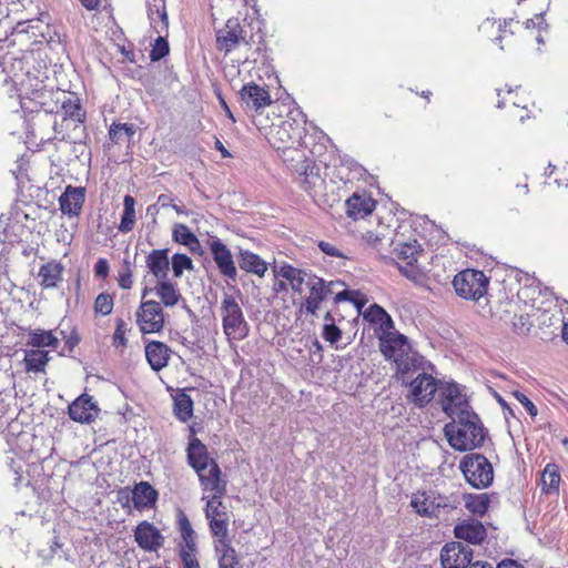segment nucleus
Here are the masks:
<instances>
[{"mask_svg": "<svg viewBox=\"0 0 568 568\" xmlns=\"http://www.w3.org/2000/svg\"><path fill=\"white\" fill-rule=\"evenodd\" d=\"M118 282L119 286L123 290H130L133 285L132 271L128 261H124V267L119 273Z\"/></svg>", "mask_w": 568, "mask_h": 568, "instance_id": "nucleus-55", "label": "nucleus"}, {"mask_svg": "<svg viewBox=\"0 0 568 568\" xmlns=\"http://www.w3.org/2000/svg\"><path fill=\"white\" fill-rule=\"evenodd\" d=\"M378 341L382 354L386 359L393 362L407 355V352L412 348L408 338L395 329L385 336H381Z\"/></svg>", "mask_w": 568, "mask_h": 568, "instance_id": "nucleus-16", "label": "nucleus"}, {"mask_svg": "<svg viewBox=\"0 0 568 568\" xmlns=\"http://www.w3.org/2000/svg\"><path fill=\"white\" fill-rule=\"evenodd\" d=\"M458 505L457 499L450 495H440L435 490L417 491L413 494L410 506L415 511L423 517H438L442 510L447 513L456 509Z\"/></svg>", "mask_w": 568, "mask_h": 568, "instance_id": "nucleus-2", "label": "nucleus"}, {"mask_svg": "<svg viewBox=\"0 0 568 568\" xmlns=\"http://www.w3.org/2000/svg\"><path fill=\"white\" fill-rule=\"evenodd\" d=\"M135 200L131 195H125L123 199V213L119 224L121 233H129L133 230L135 224Z\"/></svg>", "mask_w": 568, "mask_h": 568, "instance_id": "nucleus-40", "label": "nucleus"}, {"mask_svg": "<svg viewBox=\"0 0 568 568\" xmlns=\"http://www.w3.org/2000/svg\"><path fill=\"white\" fill-rule=\"evenodd\" d=\"M237 263L241 270L263 277L267 271V263L260 255L241 248L237 254Z\"/></svg>", "mask_w": 568, "mask_h": 568, "instance_id": "nucleus-31", "label": "nucleus"}, {"mask_svg": "<svg viewBox=\"0 0 568 568\" xmlns=\"http://www.w3.org/2000/svg\"><path fill=\"white\" fill-rule=\"evenodd\" d=\"M109 263L105 258H99L94 265V275L97 277L105 278L109 275Z\"/></svg>", "mask_w": 568, "mask_h": 568, "instance_id": "nucleus-60", "label": "nucleus"}, {"mask_svg": "<svg viewBox=\"0 0 568 568\" xmlns=\"http://www.w3.org/2000/svg\"><path fill=\"white\" fill-rule=\"evenodd\" d=\"M180 558L184 568H201L196 551H180Z\"/></svg>", "mask_w": 568, "mask_h": 568, "instance_id": "nucleus-57", "label": "nucleus"}, {"mask_svg": "<svg viewBox=\"0 0 568 568\" xmlns=\"http://www.w3.org/2000/svg\"><path fill=\"white\" fill-rule=\"evenodd\" d=\"M173 241L186 246L192 253L201 250V243L196 235L184 224H178L172 232Z\"/></svg>", "mask_w": 568, "mask_h": 568, "instance_id": "nucleus-37", "label": "nucleus"}, {"mask_svg": "<svg viewBox=\"0 0 568 568\" xmlns=\"http://www.w3.org/2000/svg\"><path fill=\"white\" fill-rule=\"evenodd\" d=\"M221 498L222 497H219V495H212L207 499L205 506V517L209 521L229 518L226 507L223 505Z\"/></svg>", "mask_w": 568, "mask_h": 568, "instance_id": "nucleus-46", "label": "nucleus"}, {"mask_svg": "<svg viewBox=\"0 0 568 568\" xmlns=\"http://www.w3.org/2000/svg\"><path fill=\"white\" fill-rule=\"evenodd\" d=\"M49 354L43 349H29L24 354V364L28 372L40 373L44 372V368L49 362Z\"/></svg>", "mask_w": 568, "mask_h": 568, "instance_id": "nucleus-39", "label": "nucleus"}, {"mask_svg": "<svg viewBox=\"0 0 568 568\" xmlns=\"http://www.w3.org/2000/svg\"><path fill=\"white\" fill-rule=\"evenodd\" d=\"M128 332V325L124 320L118 318L115 329L112 336V344L114 347L125 348L128 345V339L125 334Z\"/></svg>", "mask_w": 568, "mask_h": 568, "instance_id": "nucleus-52", "label": "nucleus"}, {"mask_svg": "<svg viewBox=\"0 0 568 568\" xmlns=\"http://www.w3.org/2000/svg\"><path fill=\"white\" fill-rule=\"evenodd\" d=\"M28 345L37 349L43 347L55 349L59 345V338L52 331L33 329L28 335Z\"/></svg>", "mask_w": 568, "mask_h": 568, "instance_id": "nucleus-38", "label": "nucleus"}, {"mask_svg": "<svg viewBox=\"0 0 568 568\" xmlns=\"http://www.w3.org/2000/svg\"><path fill=\"white\" fill-rule=\"evenodd\" d=\"M444 432L449 445L459 452L480 447L487 437V430L474 410L446 424Z\"/></svg>", "mask_w": 568, "mask_h": 568, "instance_id": "nucleus-1", "label": "nucleus"}, {"mask_svg": "<svg viewBox=\"0 0 568 568\" xmlns=\"http://www.w3.org/2000/svg\"><path fill=\"white\" fill-rule=\"evenodd\" d=\"M396 366V376L403 384H407L412 379L413 374L426 372L425 365L427 362L417 352L412 348L407 352V355L399 357L394 362ZM429 366H432L428 363Z\"/></svg>", "mask_w": 568, "mask_h": 568, "instance_id": "nucleus-17", "label": "nucleus"}, {"mask_svg": "<svg viewBox=\"0 0 568 568\" xmlns=\"http://www.w3.org/2000/svg\"><path fill=\"white\" fill-rule=\"evenodd\" d=\"M346 212L353 220L364 219L375 210L376 201L367 193H353L346 202Z\"/></svg>", "mask_w": 568, "mask_h": 568, "instance_id": "nucleus-26", "label": "nucleus"}, {"mask_svg": "<svg viewBox=\"0 0 568 568\" xmlns=\"http://www.w3.org/2000/svg\"><path fill=\"white\" fill-rule=\"evenodd\" d=\"M302 189L312 196H316L324 183L320 174V168L308 159H304L296 165Z\"/></svg>", "mask_w": 568, "mask_h": 568, "instance_id": "nucleus-15", "label": "nucleus"}, {"mask_svg": "<svg viewBox=\"0 0 568 568\" xmlns=\"http://www.w3.org/2000/svg\"><path fill=\"white\" fill-rule=\"evenodd\" d=\"M496 568H525L523 565L518 564L514 559H504L501 560Z\"/></svg>", "mask_w": 568, "mask_h": 568, "instance_id": "nucleus-62", "label": "nucleus"}, {"mask_svg": "<svg viewBox=\"0 0 568 568\" xmlns=\"http://www.w3.org/2000/svg\"><path fill=\"white\" fill-rule=\"evenodd\" d=\"M323 337L325 341L334 344L342 337V331L334 323H325L323 327Z\"/></svg>", "mask_w": 568, "mask_h": 568, "instance_id": "nucleus-54", "label": "nucleus"}, {"mask_svg": "<svg viewBox=\"0 0 568 568\" xmlns=\"http://www.w3.org/2000/svg\"><path fill=\"white\" fill-rule=\"evenodd\" d=\"M318 247L324 254L328 256L346 258V255H344L343 252L339 251V248H337L333 243L321 241L318 243Z\"/></svg>", "mask_w": 568, "mask_h": 568, "instance_id": "nucleus-59", "label": "nucleus"}, {"mask_svg": "<svg viewBox=\"0 0 568 568\" xmlns=\"http://www.w3.org/2000/svg\"><path fill=\"white\" fill-rule=\"evenodd\" d=\"M13 227L14 226H6L2 231H0V242L1 243H14V242H18V236L17 234L13 233Z\"/></svg>", "mask_w": 568, "mask_h": 568, "instance_id": "nucleus-61", "label": "nucleus"}, {"mask_svg": "<svg viewBox=\"0 0 568 568\" xmlns=\"http://www.w3.org/2000/svg\"><path fill=\"white\" fill-rule=\"evenodd\" d=\"M186 457L187 464L195 470V473L206 470L209 466L212 465V462H215L210 457L207 447L197 437L194 436H192L189 440L186 447Z\"/></svg>", "mask_w": 568, "mask_h": 568, "instance_id": "nucleus-22", "label": "nucleus"}, {"mask_svg": "<svg viewBox=\"0 0 568 568\" xmlns=\"http://www.w3.org/2000/svg\"><path fill=\"white\" fill-rule=\"evenodd\" d=\"M394 244V252L396 256L407 264V267H402L400 272L409 278H414L418 271L414 267L423 250L417 240H410L408 242H402L396 239L392 242Z\"/></svg>", "mask_w": 568, "mask_h": 568, "instance_id": "nucleus-13", "label": "nucleus"}, {"mask_svg": "<svg viewBox=\"0 0 568 568\" xmlns=\"http://www.w3.org/2000/svg\"><path fill=\"white\" fill-rule=\"evenodd\" d=\"M473 550L460 542H448L440 551L443 568H466L470 567Z\"/></svg>", "mask_w": 568, "mask_h": 568, "instance_id": "nucleus-14", "label": "nucleus"}, {"mask_svg": "<svg viewBox=\"0 0 568 568\" xmlns=\"http://www.w3.org/2000/svg\"><path fill=\"white\" fill-rule=\"evenodd\" d=\"M134 133V125L129 123H113L109 130V136L114 143L129 142Z\"/></svg>", "mask_w": 568, "mask_h": 568, "instance_id": "nucleus-48", "label": "nucleus"}, {"mask_svg": "<svg viewBox=\"0 0 568 568\" xmlns=\"http://www.w3.org/2000/svg\"><path fill=\"white\" fill-rule=\"evenodd\" d=\"M274 273L288 281L291 288L298 294L303 292V284L307 285L308 278L313 276V274L286 263L275 266Z\"/></svg>", "mask_w": 568, "mask_h": 568, "instance_id": "nucleus-30", "label": "nucleus"}, {"mask_svg": "<svg viewBox=\"0 0 568 568\" xmlns=\"http://www.w3.org/2000/svg\"><path fill=\"white\" fill-rule=\"evenodd\" d=\"M156 499L158 491L148 481H140L132 490V503L136 509L151 508Z\"/></svg>", "mask_w": 568, "mask_h": 568, "instance_id": "nucleus-33", "label": "nucleus"}, {"mask_svg": "<svg viewBox=\"0 0 568 568\" xmlns=\"http://www.w3.org/2000/svg\"><path fill=\"white\" fill-rule=\"evenodd\" d=\"M442 383L432 374L420 372L406 384L409 386L407 399L417 407H425L434 399L436 392H439Z\"/></svg>", "mask_w": 568, "mask_h": 568, "instance_id": "nucleus-7", "label": "nucleus"}, {"mask_svg": "<svg viewBox=\"0 0 568 568\" xmlns=\"http://www.w3.org/2000/svg\"><path fill=\"white\" fill-rule=\"evenodd\" d=\"M222 325L225 335L241 341L247 336L248 325L243 311L232 295H224L221 303Z\"/></svg>", "mask_w": 568, "mask_h": 568, "instance_id": "nucleus-4", "label": "nucleus"}, {"mask_svg": "<svg viewBox=\"0 0 568 568\" xmlns=\"http://www.w3.org/2000/svg\"><path fill=\"white\" fill-rule=\"evenodd\" d=\"M148 13L152 23L159 19L163 23V28H168V16L165 12L164 0H146Z\"/></svg>", "mask_w": 568, "mask_h": 568, "instance_id": "nucleus-50", "label": "nucleus"}, {"mask_svg": "<svg viewBox=\"0 0 568 568\" xmlns=\"http://www.w3.org/2000/svg\"><path fill=\"white\" fill-rule=\"evenodd\" d=\"M173 276L180 278L184 271H192L194 268L193 261L186 254L175 253L171 260Z\"/></svg>", "mask_w": 568, "mask_h": 568, "instance_id": "nucleus-49", "label": "nucleus"}, {"mask_svg": "<svg viewBox=\"0 0 568 568\" xmlns=\"http://www.w3.org/2000/svg\"><path fill=\"white\" fill-rule=\"evenodd\" d=\"M363 317L369 324L376 326L377 337L385 336L394 331V321L392 316L378 304H372L363 313Z\"/></svg>", "mask_w": 568, "mask_h": 568, "instance_id": "nucleus-24", "label": "nucleus"}, {"mask_svg": "<svg viewBox=\"0 0 568 568\" xmlns=\"http://www.w3.org/2000/svg\"><path fill=\"white\" fill-rule=\"evenodd\" d=\"M178 527L183 540L180 551H197L196 534L193 530L187 516L182 510H179L178 513Z\"/></svg>", "mask_w": 568, "mask_h": 568, "instance_id": "nucleus-34", "label": "nucleus"}, {"mask_svg": "<svg viewBox=\"0 0 568 568\" xmlns=\"http://www.w3.org/2000/svg\"><path fill=\"white\" fill-rule=\"evenodd\" d=\"M560 483L559 468L556 464H547L541 474L542 489L549 494L550 491H557Z\"/></svg>", "mask_w": 568, "mask_h": 568, "instance_id": "nucleus-45", "label": "nucleus"}, {"mask_svg": "<svg viewBox=\"0 0 568 568\" xmlns=\"http://www.w3.org/2000/svg\"><path fill=\"white\" fill-rule=\"evenodd\" d=\"M247 31L239 19L231 18L216 31V49L227 55L241 45H248Z\"/></svg>", "mask_w": 568, "mask_h": 568, "instance_id": "nucleus-8", "label": "nucleus"}, {"mask_svg": "<svg viewBox=\"0 0 568 568\" xmlns=\"http://www.w3.org/2000/svg\"><path fill=\"white\" fill-rule=\"evenodd\" d=\"M62 111L64 119H71L77 122H83L85 113L83 112L80 101L77 97H69L62 101Z\"/></svg>", "mask_w": 568, "mask_h": 568, "instance_id": "nucleus-47", "label": "nucleus"}, {"mask_svg": "<svg viewBox=\"0 0 568 568\" xmlns=\"http://www.w3.org/2000/svg\"><path fill=\"white\" fill-rule=\"evenodd\" d=\"M355 295H358V293L355 291L343 290L335 294L334 301H335V303H339V302H344V301H352V302H354L356 307L358 310H361L363 307L364 303L355 300L354 298Z\"/></svg>", "mask_w": 568, "mask_h": 568, "instance_id": "nucleus-56", "label": "nucleus"}, {"mask_svg": "<svg viewBox=\"0 0 568 568\" xmlns=\"http://www.w3.org/2000/svg\"><path fill=\"white\" fill-rule=\"evenodd\" d=\"M136 324L142 334L159 333L164 327V312L161 303L142 300L136 311Z\"/></svg>", "mask_w": 568, "mask_h": 568, "instance_id": "nucleus-9", "label": "nucleus"}, {"mask_svg": "<svg viewBox=\"0 0 568 568\" xmlns=\"http://www.w3.org/2000/svg\"><path fill=\"white\" fill-rule=\"evenodd\" d=\"M466 509L476 516H483L489 507V497L487 494H467L464 495Z\"/></svg>", "mask_w": 568, "mask_h": 568, "instance_id": "nucleus-41", "label": "nucleus"}, {"mask_svg": "<svg viewBox=\"0 0 568 568\" xmlns=\"http://www.w3.org/2000/svg\"><path fill=\"white\" fill-rule=\"evenodd\" d=\"M209 248L220 274L227 283L235 282L237 268L230 248L219 237H214L209 242Z\"/></svg>", "mask_w": 568, "mask_h": 568, "instance_id": "nucleus-12", "label": "nucleus"}, {"mask_svg": "<svg viewBox=\"0 0 568 568\" xmlns=\"http://www.w3.org/2000/svg\"><path fill=\"white\" fill-rule=\"evenodd\" d=\"M465 387L455 382H443L439 387V403L443 412L455 419L471 412Z\"/></svg>", "mask_w": 568, "mask_h": 568, "instance_id": "nucleus-5", "label": "nucleus"}, {"mask_svg": "<svg viewBox=\"0 0 568 568\" xmlns=\"http://www.w3.org/2000/svg\"><path fill=\"white\" fill-rule=\"evenodd\" d=\"M169 53V43L163 37H159L150 52L152 61H159Z\"/></svg>", "mask_w": 568, "mask_h": 568, "instance_id": "nucleus-53", "label": "nucleus"}, {"mask_svg": "<svg viewBox=\"0 0 568 568\" xmlns=\"http://www.w3.org/2000/svg\"><path fill=\"white\" fill-rule=\"evenodd\" d=\"M22 88L23 91L20 95L22 108L33 111V106L28 105L26 100H29L30 103H34V106H42L45 104V98L48 97L49 92L45 90L43 81L37 80L34 85L31 83L29 85L27 83H22Z\"/></svg>", "mask_w": 568, "mask_h": 568, "instance_id": "nucleus-32", "label": "nucleus"}, {"mask_svg": "<svg viewBox=\"0 0 568 568\" xmlns=\"http://www.w3.org/2000/svg\"><path fill=\"white\" fill-rule=\"evenodd\" d=\"M453 286L458 296L476 301L487 293L488 278L481 271L465 270L454 277Z\"/></svg>", "mask_w": 568, "mask_h": 568, "instance_id": "nucleus-6", "label": "nucleus"}, {"mask_svg": "<svg viewBox=\"0 0 568 568\" xmlns=\"http://www.w3.org/2000/svg\"><path fill=\"white\" fill-rule=\"evenodd\" d=\"M204 490H210L213 495L222 497L226 491V483L221 479V469L216 462H212L206 470L196 473Z\"/></svg>", "mask_w": 568, "mask_h": 568, "instance_id": "nucleus-29", "label": "nucleus"}, {"mask_svg": "<svg viewBox=\"0 0 568 568\" xmlns=\"http://www.w3.org/2000/svg\"><path fill=\"white\" fill-rule=\"evenodd\" d=\"M150 294H155L160 298L161 305L165 307H173L183 300L178 284L170 278L155 282L154 286H145L142 290V300Z\"/></svg>", "mask_w": 568, "mask_h": 568, "instance_id": "nucleus-18", "label": "nucleus"}, {"mask_svg": "<svg viewBox=\"0 0 568 568\" xmlns=\"http://www.w3.org/2000/svg\"><path fill=\"white\" fill-rule=\"evenodd\" d=\"M305 123V114L298 108H294L288 112V119L283 121V130L286 131V126H288L292 130L290 138L301 139Z\"/></svg>", "mask_w": 568, "mask_h": 568, "instance_id": "nucleus-42", "label": "nucleus"}, {"mask_svg": "<svg viewBox=\"0 0 568 568\" xmlns=\"http://www.w3.org/2000/svg\"><path fill=\"white\" fill-rule=\"evenodd\" d=\"M454 534L457 539L473 545L481 544L487 537L485 526L477 519H466L457 524L454 528Z\"/></svg>", "mask_w": 568, "mask_h": 568, "instance_id": "nucleus-25", "label": "nucleus"}, {"mask_svg": "<svg viewBox=\"0 0 568 568\" xmlns=\"http://www.w3.org/2000/svg\"><path fill=\"white\" fill-rule=\"evenodd\" d=\"M514 396L527 409L528 414L531 417L537 416V414H538L537 407L524 393L515 392Z\"/></svg>", "mask_w": 568, "mask_h": 568, "instance_id": "nucleus-58", "label": "nucleus"}, {"mask_svg": "<svg viewBox=\"0 0 568 568\" xmlns=\"http://www.w3.org/2000/svg\"><path fill=\"white\" fill-rule=\"evenodd\" d=\"M68 413L72 420L90 424L98 416L99 408L90 395L82 394L69 405Z\"/></svg>", "mask_w": 568, "mask_h": 568, "instance_id": "nucleus-20", "label": "nucleus"}, {"mask_svg": "<svg viewBox=\"0 0 568 568\" xmlns=\"http://www.w3.org/2000/svg\"><path fill=\"white\" fill-rule=\"evenodd\" d=\"M240 97L246 108L255 112H260L272 103L270 92L264 87L257 85L254 82L244 84L240 91Z\"/></svg>", "mask_w": 568, "mask_h": 568, "instance_id": "nucleus-21", "label": "nucleus"}, {"mask_svg": "<svg viewBox=\"0 0 568 568\" xmlns=\"http://www.w3.org/2000/svg\"><path fill=\"white\" fill-rule=\"evenodd\" d=\"M342 285L338 281H325L322 277L313 275L308 278L310 295L301 305V312L316 315L320 305L335 291V287Z\"/></svg>", "mask_w": 568, "mask_h": 568, "instance_id": "nucleus-11", "label": "nucleus"}, {"mask_svg": "<svg viewBox=\"0 0 568 568\" xmlns=\"http://www.w3.org/2000/svg\"><path fill=\"white\" fill-rule=\"evenodd\" d=\"M219 568H242L236 550L230 546L214 548Z\"/></svg>", "mask_w": 568, "mask_h": 568, "instance_id": "nucleus-43", "label": "nucleus"}, {"mask_svg": "<svg viewBox=\"0 0 568 568\" xmlns=\"http://www.w3.org/2000/svg\"><path fill=\"white\" fill-rule=\"evenodd\" d=\"M85 200V190L68 185L59 197L60 210L63 214L73 217L80 215Z\"/></svg>", "mask_w": 568, "mask_h": 568, "instance_id": "nucleus-23", "label": "nucleus"}, {"mask_svg": "<svg viewBox=\"0 0 568 568\" xmlns=\"http://www.w3.org/2000/svg\"><path fill=\"white\" fill-rule=\"evenodd\" d=\"M156 204H158V206L160 205L161 207H169L172 205V199L168 194H161L158 197Z\"/></svg>", "mask_w": 568, "mask_h": 568, "instance_id": "nucleus-64", "label": "nucleus"}, {"mask_svg": "<svg viewBox=\"0 0 568 568\" xmlns=\"http://www.w3.org/2000/svg\"><path fill=\"white\" fill-rule=\"evenodd\" d=\"M113 297L108 293H100L94 301V311L103 316L113 311Z\"/></svg>", "mask_w": 568, "mask_h": 568, "instance_id": "nucleus-51", "label": "nucleus"}, {"mask_svg": "<svg viewBox=\"0 0 568 568\" xmlns=\"http://www.w3.org/2000/svg\"><path fill=\"white\" fill-rule=\"evenodd\" d=\"M145 264L156 282L169 278L170 258L168 248L152 250L145 258Z\"/></svg>", "mask_w": 568, "mask_h": 568, "instance_id": "nucleus-28", "label": "nucleus"}, {"mask_svg": "<svg viewBox=\"0 0 568 568\" xmlns=\"http://www.w3.org/2000/svg\"><path fill=\"white\" fill-rule=\"evenodd\" d=\"M459 468L468 484L480 489L488 487L494 479L490 462L481 454H468L463 457Z\"/></svg>", "mask_w": 568, "mask_h": 568, "instance_id": "nucleus-3", "label": "nucleus"}, {"mask_svg": "<svg viewBox=\"0 0 568 568\" xmlns=\"http://www.w3.org/2000/svg\"><path fill=\"white\" fill-rule=\"evenodd\" d=\"M544 14L540 13V14H536L534 19H529L526 21V28H532L535 26H540L541 23H544Z\"/></svg>", "mask_w": 568, "mask_h": 568, "instance_id": "nucleus-63", "label": "nucleus"}, {"mask_svg": "<svg viewBox=\"0 0 568 568\" xmlns=\"http://www.w3.org/2000/svg\"><path fill=\"white\" fill-rule=\"evenodd\" d=\"M541 292L538 291L535 287H523L518 292V296L523 300L529 298L530 306L532 310H536L538 312H541V315L539 317V322L541 325L547 326H555L556 328H559L564 324V317L559 311L556 310V305L554 304L555 312H551V304L552 302L546 301L544 302L540 298Z\"/></svg>", "mask_w": 568, "mask_h": 568, "instance_id": "nucleus-10", "label": "nucleus"}, {"mask_svg": "<svg viewBox=\"0 0 568 568\" xmlns=\"http://www.w3.org/2000/svg\"><path fill=\"white\" fill-rule=\"evenodd\" d=\"M138 546L145 551H156L164 544V537L151 523L143 520L134 529Z\"/></svg>", "mask_w": 568, "mask_h": 568, "instance_id": "nucleus-19", "label": "nucleus"}, {"mask_svg": "<svg viewBox=\"0 0 568 568\" xmlns=\"http://www.w3.org/2000/svg\"><path fill=\"white\" fill-rule=\"evenodd\" d=\"M62 271L63 266L57 262H49L42 265L38 274L41 285L44 288L55 287L62 281Z\"/></svg>", "mask_w": 568, "mask_h": 568, "instance_id": "nucleus-36", "label": "nucleus"}, {"mask_svg": "<svg viewBox=\"0 0 568 568\" xmlns=\"http://www.w3.org/2000/svg\"><path fill=\"white\" fill-rule=\"evenodd\" d=\"M229 518L209 521L210 531L214 538V548L232 545V538L229 534Z\"/></svg>", "mask_w": 568, "mask_h": 568, "instance_id": "nucleus-35", "label": "nucleus"}, {"mask_svg": "<svg viewBox=\"0 0 568 568\" xmlns=\"http://www.w3.org/2000/svg\"><path fill=\"white\" fill-rule=\"evenodd\" d=\"M145 358L154 372H160L168 366L172 349L160 341H151L145 345Z\"/></svg>", "mask_w": 568, "mask_h": 568, "instance_id": "nucleus-27", "label": "nucleus"}, {"mask_svg": "<svg viewBox=\"0 0 568 568\" xmlns=\"http://www.w3.org/2000/svg\"><path fill=\"white\" fill-rule=\"evenodd\" d=\"M174 414L181 422L189 420L193 415V400L185 393H179L174 398Z\"/></svg>", "mask_w": 568, "mask_h": 568, "instance_id": "nucleus-44", "label": "nucleus"}]
</instances>
